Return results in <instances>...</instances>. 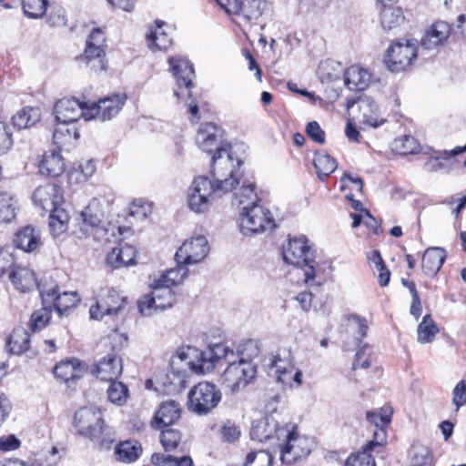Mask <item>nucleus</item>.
I'll return each mask as SVG.
<instances>
[{
    "label": "nucleus",
    "mask_w": 466,
    "mask_h": 466,
    "mask_svg": "<svg viewBox=\"0 0 466 466\" xmlns=\"http://www.w3.org/2000/svg\"><path fill=\"white\" fill-rule=\"evenodd\" d=\"M268 366L275 369L279 382L283 386H291V373L295 370V365L289 350H278L270 358Z\"/></svg>",
    "instance_id": "obj_19"
},
{
    "label": "nucleus",
    "mask_w": 466,
    "mask_h": 466,
    "mask_svg": "<svg viewBox=\"0 0 466 466\" xmlns=\"http://www.w3.org/2000/svg\"><path fill=\"white\" fill-rule=\"evenodd\" d=\"M417 57V46L407 41L405 44L398 42L387 50L384 61L391 72L406 70Z\"/></svg>",
    "instance_id": "obj_15"
},
{
    "label": "nucleus",
    "mask_w": 466,
    "mask_h": 466,
    "mask_svg": "<svg viewBox=\"0 0 466 466\" xmlns=\"http://www.w3.org/2000/svg\"><path fill=\"white\" fill-rule=\"evenodd\" d=\"M305 131L308 137L314 142L319 144L325 143V132L317 121L308 123Z\"/></svg>",
    "instance_id": "obj_60"
},
{
    "label": "nucleus",
    "mask_w": 466,
    "mask_h": 466,
    "mask_svg": "<svg viewBox=\"0 0 466 466\" xmlns=\"http://www.w3.org/2000/svg\"><path fill=\"white\" fill-rule=\"evenodd\" d=\"M392 410L390 408H381L379 410L367 411V420L375 426L374 440L367 443L369 450H373L375 446L381 445L386 441L385 428L391 421Z\"/></svg>",
    "instance_id": "obj_20"
},
{
    "label": "nucleus",
    "mask_w": 466,
    "mask_h": 466,
    "mask_svg": "<svg viewBox=\"0 0 466 466\" xmlns=\"http://www.w3.org/2000/svg\"><path fill=\"white\" fill-rule=\"evenodd\" d=\"M370 77L368 70L352 66L344 73V84L351 91H362L369 86Z\"/></svg>",
    "instance_id": "obj_31"
},
{
    "label": "nucleus",
    "mask_w": 466,
    "mask_h": 466,
    "mask_svg": "<svg viewBox=\"0 0 466 466\" xmlns=\"http://www.w3.org/2000/svg\"><path fill=\"white\" fill-rule=\"evenodd\" d=\"M80 137L78 129L74 123L57 122L53 133L54 144L59 150L73 145Z\"/></svg>",
    "instance_id": "obj_30"
},
{
    "label": "nucleus",
    "mask_w": 466,
    "mask_h": 466,
    "mask_svg": "<svg viewBox=\"0 0 466 466\" xmlns=\"http://www.w3.org/2000/svg\"><path fill=\"white\" fill-rule=\"evenodd\" d=\"M222 130L220 127L213 123L202 124L198 131L196 142L199 148L207 153H213L211 172L214 171V160L218 156L221 159H228V161L224 164V171L228 173V177H239L242 176L240 172V166L242 161L238 158H234L231 152V147L228 144L222 143Z\"/></svg>",
    "instance_id": "obj_3"
},
{
    "label": "nucleus",
    "mask_w": 466,
    "mask_h": 466,
    "mask_svg": "<svg viewBox=\"0 0 466 466\" xmlns=\"http://www.w3.org/2000/svg\"><path fill=\"white\" fill-rule=\"evenodd\" d=\"M255 184L253 183H243L239 191L235 194L234 200L238 206L244 208L246 205H257L258 204V198L255 192Z\"/></svg>",
    "instance_id": "obj_47"
},
{
    "label": "nucleus",
    "mask_w": 466,
    "mask_h": 466,
    "mask_svg": "<svg viewBox=\"0 0 466 466\" xmlns=\"http://www.w3.org/2000/svg\"><path fill=\"white\" fill-rule=\"evenodd\" d=\"M447 258V252L443 248H428L421 258L423 273L429 277L435 276L442 267Z\"/></svg>",
    "instance_id": "obj_28"
},
{
    "label": "nucleus",
    "mask_w": 466,
    "mask_h": 466,
    "mask_svg": "<svg viewBox=\"0 0 466 466\" xmlns=\"http://www.w3.org/2000/svg\"><path fill=\"white\" fill-rule=\"evenodd\" d=\"M154 460L160 466H193V461L189 456L176 457L170 454H157Z\"/></svg>",
    "instance_id": "obj_53"
},
{
    "label": "nucleus",
    "mask_w": 466,
    "mask_h": 466,
    "mask_svg": "<svg viewBox=\"0 0 466 466\" xmlns=\"http://www.w3.org/2000/svg\"><path fill=\"white\" fill-rule=\"evenodd\" d=\"M151 293L145 295L138 301V309L144 316H150L153 310H164L170 308L175 302V294L168 286L159 285L154 280L151 284Z\"/></svg>",
    "instance_id": "obj_11"
},
{
    "label": "nucleus",
    "mask_w": 466,
    "mask_h": 466,
    "mask_svg": "<svg viewBox=\"0 0 466 466\" xmlns=\"http://www.w3.org/2000/svg\"><path fill=\"white\" fill-rule=\"evenodd\" d=\"M86 103L80 102L77 99L62 98L57 101L54 107L56 122L76 123L81 117L86 120L87 108Z\"/></svg>",
    "instance_id": "obj_18"
},
{
    "label": "nucleus",
    "mask_w": 466,
    "mask_h": 466,
    "mask_svg": "<svg viewBox=\"0 0 466 466\" xmlns=\"http://www.w3.org/2000/svg\"><path fill=\"white\" fill-rule=\"evenodd\" d=\"M313 165L318 177L322 181L329 177L338 167L336 159L324 150L315 153Z\"/></svg>",
    "instance_id": "obj_33"
},
{
    "label": "nucleus",
    "mask_w": 466,
    "mask_h": 466,
    "mask_svg": "<svg viewBox=\"0 0 466 466\" xmlns=\"http://www.w3.org/2000/svg\"><path fill=\"white\" fill-rule=\"evenodd\" d=\"M239 226L246 236L258 234L276 228L271 212L263 206L246 205L239 214Z\"/></svg>",
    "instance_id": "obj_8"
},
{
    "label": "nucleus",
    "mask_w": 466,
    "mask_h": 466,
    "mask_svg": "<svg viewBox=\"0 0 466 466\" xmlns=\"http://www.w3.org/2000/svg\"><path fill=\"white\" fill-rule=\"evenodd\" d=\"M371 450L368 449L367 444L364 447V451L359 454H352L348 457L345 462V466H364L365 464L369 465L372 463L374 465V460L369 452Z\"/></svg>",
    "instance_id": "obj_56"
},
{
    "label": "nucleus",
    "mask_w": 466,
    "mask_h": 466,
    "mask_svg": "<svg viewBox=\"0 0 466 466\" xmlns=\"http://www.w3.org/2000/svg\"><path fill=\"white\" fill-rule=\"evenodd\" d=\"M84 223L91 228L97 227L102 221V213L96 210L93 204L88 205L81 213Z\"/></svg>",
    "instance_id": "obj_57"
},
{
    "label": "nucleus",
    "mask_w": 466,
    "mask_h": 466,
    "mask_svg": "<svg viewBox=\"0 0 466 466\" xmlns=\"http://www.w3.org/2000/svg\"><path fill=\"white\" fill-rule=\"evenodd\" d=\"M181 410L177 401L168 400L162 402L154 415L151 426L155 429L170 427V425L179 420Z\"/></svg>",
    "instance_id": "obj_22"
},
{
    "label": "nucleus",
    "mask_w": 466,
    "mask_h": 466,
    "mask_svg": "<svg viewBox=\"0 0 466 466\" xmlns=\"http://www.w3.org/2000/svg\"><path fill=\"white\" fill-rule=\"evenodd\" d=\"M37 289L40 292L43 305L50 306L54 302V299L58 295V286L52 279H44L37 282Z\"/></svg>",
    "instance_id": "obj_48"
},
{
    "label": "nucleus",
    "mask_w": 466,
    "mask_h": 466,
    "mask_svg": "<svg viewBox=\"0 0 466 466\" xmlns=\"http://www.w3.org/2000/svg\"><path fill=\"white\" fill-rule=\"evenodd\" d=\"M160 430V442L165 451L176 450L181 441L180 431L170 427L162 428Z\"/></svg>",
    "instance_id": "obj_50"
},
{
    "label": "nucleus",
    "mask_w": 466,
    "mask_h": 466,
    "mask_svg": "<svg viewBox=\"0 0 466 466\" xmlns=\"http://www.w3.org/2000/svg\"><path fill=\"white\" fill-rule=\"evenodd\" d=\"M157 27L150 29L147 34V41L148 47L153 50H166L172 44V39L162 30V24L156 22Z\"/></svg>",
    "instance_id": "obj_35"
},
{
    "label": "nucleus",
    "mask_w": 466,
    "mask_h": 466,
    "mask_svg": "<svg viewBox=\"0 0 466 466\" xmlns=\"http://www.w3.org/2000/svg\"><path fill=\"white\" fill-rule=\"evenodd\" d=\"M122 371V360L116 353L107 354L99 360L92 369V374L104 381L117 380Z\"/></svg>",
    "instance_id": "obj_21"
},
{
    "label": "nucleus",
    "mask_w": 466,
    "mask_h": 466,
    "mask_svg": "<svg viewBox=\"0 0 466 466\" xmlns=\"http://www.w3.org/2000/svg\"><path fill=\"white\" fill-rule=\"evenodd\" d=\"M208 253V243L205 237L198 236L186 240L175 254L177 264L192 265L200 262Z\"/></svg>",
    "instance_id": "obj_16"
},
{
    "label": "nucleus",
    "mask_w": 466,
    "mask_h": 466,
    "mask_svg": "<svg viewBox=\"0 0 466 466\" xmlns=\"http://www.w3.org/2000/svg\"><path fill=\"white\" fill-rule=\"evenodd\" d=\"M228 160L221 159L218 156L214 160V171L211 181L208 177L200 176L196 177L187 193V205L191 211L197 214H203L209 210L215 198L231 191L239 183V177H228L224 171V164Z\"/></svg>",
    "instance_id": "obj_2"
},
{
    "label": "nucleus",
    "mask_w": 466,
    "mask_h": 466,
    "mask_svg": "<svg viewBox=\"0 0 466 466\" xmlns=\"http://www.w3.org/2000/svg\"><path fill=\"white\" fill-rule=\"evenodd\" d=\"M395 144L402 155L415 154L420 148L419 142L412 136H403L396 139Z\"/></svg>",
    "instance_id": "obj_54"
},
{
    "label": "nucleus",
    "mask_w": 466,
    "mask_h": 466,
    "mask_svg": "<svg viewBox=\"0 0 466 466\" xmlns=\"http://www.w3.org/2000/svg\"><path fill=\"white\" fill-rule=\"evenodd\" d=\"M17 265L15 264L13 256L5 250H0V277L10 272Z\"/></svg>",
    "instance_id": "obj_62"
},
{
    "label": "nucleus",
    "mask_w": 466,
    "mask_h": 466,
    "mask_svg": "<svg viewBox=\"0 0 466 466\" xmlns=\"http://www.w3.org/2000/svg\"><path fill=\"white\" fill-rule=\"evenodd\" d=\"M33 201L44 211L54 212L64 203L63 189L55 183L41 185L34 191Z\"/></svg>",
    "instance_id": "obj_17"
},
{
    "label": "nucleus",
    "mask_w": 466,
    "mask_h": 466,
    "mask_svg": "<svg viewBox=\"0 0 466 466\" xmlns=\"http://www.w3.org/2000/svg\"><path fill=\"white\" fill-rule=\"evenodd\" d=\"M466 152V145L463 147H457L451 152L445 151L444 157H430L424 164V168L428 172H437L446 167L443 160L449 159L451 157H455L459 154Z\"/></svg>",
    "instance_id": "obj_46"
},
{
    "label": "nucleus",
    "mask_w": 466,
    "mask_h": 466,
    "mask_svg": "<svg viewBox=\"0 0 466 466\" xmlns=\"http://www.w3.org/2000/svg\"><path fill=\"white\" fill-rule=\"evenodd\" d=\"M273 455L264 450L250 451L246 457L245 466H272Z\"/></svg>",
    "instance_id": "obj_52"
},
{
    "label": "nucleus",
    "mask_w": 466,
    "mask_h": 466,
    "mask_svg": "<svg viewBox=\"0 0 466 466\" xmlns=\"http://www.w3.org/2000/svg\"><path fill=\"white\" fill-rule=\"evenodd\" d=\"M50 306L44 305L31 315L28 327L32 332H38L45 329L51 319Z\"/></svg>",
    "instance_id": "obj_43"
},
{
    "label": "nucleus",
    "mask_w": 466,
    "mask_h": 466,
    "mask_svg": "<svg viewBox=\"0 0 466 466\" xmlns=\"http://www.w3.org/2000/svg\"><path fill=\"white\" fill-rule=\"evenodd\" d=\"M187 265L177 264L175 268L167 270L162 273L158 279H155L159 285H165L168 287L176 286L180 284L187 275Z\"/></svg>",
    "instance_id": "obj_40"
},
{
    "label": "nucleus",
    "mask_w": 466,
    "mask_h": 466,
    "mask_svg": "<svg viewBox=\"0 0 466 466\" xmlns=\"http://www.w3.org/2000/svg\"><path fill=\"white\" fill-rule=\"evenodd\" d=\"M264 2L262 0H245L240 3L241 15L247 21L257 20L263 13Z\"/></svg>",
    "instance_id": "obj_44"
},
{
    "label": "nucleus",
    "mask_w": 466,
    "mask_h": 466,
    "mask_svg": "<svg viewBox=\"0 0 466 466\" xmlns=\"http://www.w3.org/2000/svg\"><path fill=\"white\" fill-rule=\"evenodd\" d=\"M411 466H425L431 461L430 451L424 446H413L410 451Z\"/></svg>",
    "instance_id": "obj_55"
},
{
    "label": "nucleus",
    "mask_w": 466,
    "mask_h": 466,
    "mask_svg": "<svg viewBox=\"0 0 466 466\" xmlns=\"http://www.w3.org/2000/svg\"><path fill=\"white\" fill-rule=\"evenodd\" d=\"M106 39L105 33L98 27L92 29L86 40V47L82 59L86 65L96 63L92 67L96 71H105L106 69L104 57L106 56Z\"/></svg>",
    "instance_id": "obj_14"
},
{
    "label": "nucleus",
    "mask_w": 466,
    "mask_h": 466,
    "mask_svg": "<svg viewBox=\"0 0 466 466\" xmlns=\"http://www.w3.org/2000/svg\"><path fill=\"white\" fill-rule=\"evenodd\" d=\"M66 164L59 148H51L46 151L39 162V171L46 177H58L64 173Z\"/></svg>",
    "instance_id": "obj_23"
},
{
    "label": "nucleus",
    "mask_w": 466,
    "mask_h": 466,
    "mask_svg": "<svg viewBox=\"0 0 466 466\" xmlns=\"http://www.w3.org/2000/svg\"><path fill=\"white\" fill-rule=\"evenodd\" d=\"M142 451V446L138 441H126L116 446L115 455L117 461L131 463L141 456Z\"/></svg>",
    "instance_id": "obj_32"
},
{
    "label": "nucleus",
    "mask_w": 466,
    "mask_h": 466,
    "mask_svg": "<svg viewBox=\"0 0 466 466\" xmlns=\"http://www.w3.org/2000/svg\"><path fill=\"white\" fill-rule=\"evenodd\" d=\"M210 360L215 362L221 359L228 361V367L222 374V381L232 392L244 389L253 381L257 375V365L252 361L259 354L258 343L249 339L244 344V349L238 356V360H234L235 354L224 344H216L210 350Z\"/></svg>",
    "instance_id": "obj_1"
},
{
    "label": "nucleus",
    "mask_w": 466,
    "mask_h": 466,
    "mask_svg": "<svg viewBox=\"0 0 466 466\" xmlns=\"http://www.w3.org/2000/svg\"><path fill=\"white\" fill-rule=\"evenodd\" d=\"M282 257L287 264L303 269L305 282L309 286L321 285V280H316L319 265L315 260V250L308 244L305 236L289 238L288 243L283 246Z\"/></svg>",
    "instance_id": "obj_4"
},
{
    "label": "nucleus",
    "mask_w": 466,
    "mask_h": 466,
    "mask_svg": "<svg viewBox=\"0 0 466 466\" xmlns=\"http://www.w3.org/2000/svg\"><path fill=\"white\" fill-rule=\"evenodd\" d=\"M39 108L26 106L19 110L13 117L12 123L18 129L27 128L40 120Z\"/></svg>",
    "instance_id": "obj_34"
},
{
    "label": "nucleus",
    "mask_w": 466,
    "mask_h": 466,
    "mask_svg": "<svg viewBox=\"0 0 466 466\" xmlns=\"http://www.w3.org/2000/svg\"><path fill=\"white\" fill-rule=\"evenodd\" d=\"M281 441L278 443L279 458L283 464L291 465L306 458L311 451L313 441L306 436L297 433V426L289 424L287 429L280 431Z\"/></svg>",
    "instance_id": "obj_7"
},
{
    "label": "nucleus",
    "mask_w": 466,
    "mask_h": 466,
    "mask_svg": "<svg viewBox=\"0 0 466 466\" xmlns=\"http://www.w3.org/2000/svg\"><path fill=\"white\" fill-rule=\"evenodd\" d=\"M29 336L23 329L15 330L8 339V347L12 353L22 354L29 349Z\"/></svg>",
    "instance_id": "obj_45"
},
{
    "label": "nucleus",
    "mask_w": 466,
    "mask_h": 466,
    "mask_svg": "<svg viewBox=\"0 0 466 466\" xmlns=\"http://www.w3.org/2000/svg\"><path fill=\"white\" fill-rule=\"evenodd\" d=\"M170 70L176 78L177 89L174 90V96L178 99L187 97L186 105L188 113L199 119L198 103L193 97L192 88L194 87L193 79L195 77V70L190 61L181 56H170L168 58Z\"/></svg>",
    "instance_id": "obj_5"
},
{
    "label": "nucleus",
    "mask_w": 466,
    "mask_h": 466,
    "mask_svg": "<svg viewBox=\"0 0 466 466\" xmlns=\"http://www.w3.org/2000/svg\"><path fill=\"white\" fill-rule=\"evenodd\" d=\"M438 332L439 328L435 321L430 314H427L422 318L421 322L418 325V342L421 344L431 343L434 340Z\"/></svg>",
    "instance_id": "obj_38"
},
{
    "label": "nucleus",
    "mask_w": 466,
    "mask_h": 466,
    "mask_svg": "<svg viewBox=\"0 0 466 466\" xmlns=\"http://www.w3.org/2000/svg\"><path fill=\"white\" fill-rule=\"evenodd\" d=\"M13 242L17 248L28 253L33 252L41 244L40 231L31 226H25L15 234Z\"/></svg>",
    "instance_id": "obj_29"
},
{
    "label": "nucleus",
    "mask_w": 466,
    "mask_h": 466,
    "mask_svg": "<svg viewBox=\"0 0 466 466\" xmlns=\"http://www.w3.org/2000/svg\"><path fill=\"white\" fill-rule=\"evenodd\" d=\"M85 368V363L73 358L56 364L54 368V374L56 378L66 383L75 382L83 377Z\"/></svg>",
    "instance_id": "obj_26"
},
{
    "label": "nucleus",
    "mask_w": 466,
    "mask_h": 466,
    "mask_svg": "<svg viewBox=\"0 0 466 466\" xmlns=\"http://www.w3.org/2000/svg\"><path fill=\"white\" fill-rule=\"evenodd\" d=\"M175 360L171 361V368L166 375L164 385L169 391L179 392L186 388L187 372L186 370L176 369Z\"/></svg>",
    "instance_id": "obj_36"
},
{
    "label": "nucleus",
    "mask_w": 466,
    "mask_h": 466,
    "mask_svg": "<svg viewBox=\"0 0 466 466\" xmlns=\"http://www.w3.org/2000/svg\"><path fill=\"white\" fill-rule=\"evenodd\" d=\"M80 174L76 177L77 181H85L96 172V164L93 160H86L85 163L79 165Z\"/></svg>",
    "instance_id": "obj_64"
},
{
    "label": "nucleus",
    "mask_w": 466,
    "mask_h": 466,
    "mask_svg": "<svg viewBox=\"0 0 466 466\" xmlns=\"http://www.w3.org/2000/svg\"><path fill=\"white\" fill-rule=\"evenodd\" d=\"M451 33V25L445 21L433 23L421 38V46L425 49H434L442 45Z\"/></svg>",
    "instance_id": "obj_24"
},
{
    "label": "nucleus",
    "mask_w": 466,
    "mask_h": 466,
    "mask_svg": "<svg viewBox=\"0 0 466 466\" xmlns=\"http://www.w3.org/2000/svg\"><path fill=\"white\" fill-rule=\"evenodd\" d=\"M137 250L128 245L119 244L112 248L106 256V263L113 268H120L136 264Z\"/></svg>",
    "instance_id": "obj_25"
},
{
    "label": "nucleus",
    "mask_w": 466,
    "mask_h": 466,
    "mask_svg": "<svg viewBox=\"0 0 466 466\" xmlns=\"http://www.w3.org/2000/svg\"><path fill=\"white\" fill-rule=\"evenodd\" d=\"M452 403L458 411L461 407L466 404V380H460L452 390Z\"/></svg>",
    "instance_id": "obj_58"
},
{
    "label": "nucleus",
    "mask_w": 466,
    "mask_h": 466,
    "mask_svg": "<svg viewBox=\"0 0 466 466\" xmlns=\"http://www.w3.org/2000/svg\"><path fill=\"white\" fill-rule=\"evenodd\" d=\"M13 145L12 133L7 125L0 122V155L5 154Z\"/></svg>",
    "instance_id": "obj_59"
},
{
    "label": "nucleus",
    "mask_w": 466,
    "mask_h": 466,
    "mask_svg": "<svg viewBox=\"0 0 466 466\" xmlns=\"http://www.w3.org/2000/svg\"><path fill=\"white\" fill-rule=\"evenodd\" d=\"M109 382L110 384L106 390L109 401L117 406L124 405L129 395L127 386L117 380H114Z\"/></svg>",
    "instance_id": "obj_42"
},
{
    "label": "nucleus",
    "mask_w": 466,
    "mask_h": 466,
    "mask_svg": "<svg viewBox=\"0 0 466 466\" xmlns=\"http://www.w3.org/2000/svg\"><path fill=\"white\" fill-rule=\"evenodd\" d=\"M49 228L54 237H58L67 228L68 215L62 208L49 212Z\"/></svg>",
    "instance_id": "obj_41"
},
{
    "label": "nucleus",
    "mask_w": 466,
    "mask_h": 466,
    "mask_svg": "<svg viewBox=\"0 0 466 466\" xmlns=\"http://www.w3.org/2000/svg\"><path fill=\"white\" fill-rule=\"evenodd\" d=\"M152 213L151 204L142 202L138 200L137 202H134L130 208V216L137 217L140 219L147 218Z\"/></svg>",
    "instance_id": "obj_61"
},
{
    "label": "nucleus",
    "mask_w": 466,
    "mask_h": 466,
    "mask_svg": "<svg viewBox=\"0 0 466 466\" xmlns=\"http://www.w3.org/2000/svg\"><path fill=\"white\" fill-rule=\"evenodd\" d=\"M79 302L80 297L77 292L65 291L56 296L52 305L59 316H63L67 315L69 310L76 307Z\"/></svg>",
    "instance_id": "obj_37"
},
{
    "label": "nucleus",
    "mask_w": 466,
    "mask_h": 466,
    "mask_svg": "<svg viewBox=\"0 0 466 466\" xmlns=\"http://www.w3.org/2000/svg\"><path fill=\"white\" fill-rule=\"evenodd\" d=\"M127 302V298L121 296L114 288L100 289L96 303L89 309L90 317L101 319L106 315L117 314Z\"/></svg>",
    "instance_id": "obj_13"
},
{
    "label": "nucleus",
    "mask_w": 466,
    "mask_h": 466,
    "mask_svg": "<svg viewBox=\"0 0 466 466\" xmlns=\"http://www.w3.org/2000/svg\"><path fill=\"white\" fill-rule=\"evenodd\" d=\"M15 201L8 193H0V223L10 222L15 217Z\"/></svg>",
    "instance_id": "obj_51"
},
{
    "label": "nucleus",
    "mask_w": 466,
    "mask_h": 466,
    "mask_svg": "<svg viewBox=\"0 0 466 466\" xmlns=\"http://www.w3.org/2000/svg\"><path fill=\"white\" fill-rule=\"evenodd\" d=\"M380 12V24L384 30H391L398 27L404 20L402 11L399 7L389 6Z\"/></svg>",
    "instance_id": "obj_39"
},
{
    "label": "nucleus",
    "mask_w": 466,
    "mask_h": 466,
    "mask_svg": "<svg viewBox=\"0 0 466 466\" xmlns=\"http://www.w3.org/2000/svg\"><path fill=\"white\" fill-rule=\"evenodd\" d=\"M21 5L27 17L40 18L46 12L48 0H23Z\"/></svg>",
    "instance_id": "obj_49"
},
{
    "label": "nucleus",
    "mask_w": 466,
    "mask_h": 466,
    "mask_svg": "<svg viewBox=\"0 0 466 466\" xmlns=\"http://www.w3.org/2000/svg\"><path fill=\"white\" fill-rule=\"evenodd\" d=\"M8 279L15 289L22 293L33 290L37 284L35 272L25 266L15 267L9 272Z\"/></svg>",
    "instance_id": "obj_27"
},
{
    "label": "nucleus",
    "mask_w": 466,
    "mask_h": 466,
    "mask_svg": "<svg viewBox=\"0 0 466 466\" xmlns=\"http://www.w3.org/2000/svg\"><path fill=\"white\" fill-rule=\"evenodd\" d=\"M221 398L222 394L215 384L199 382L188 392V410L198 415H206L218 406Z\"/></svg>",
    "instance_id": "obj_9"
},
{
    "label": "nucleus",
    "mask_w": 466,
    "mask_h": 466,
    "mask_svg": "<svg viewBox=\"0 0 466 466\" xmlns=\"http://www.w3.org/2000/svg\"><path fill=\"white\" fill-rule=\"evenodd\" d=\"M77 432L92 441L98 440L103 432L104 420L100 410L95 406L82 407L74 416Z\"/></svg>",
    "instance_id": "obj_10"
},
{
    "label": "nucleus",
    "mask_w": 466,
    "mask_h": 466,
    "mask_svg": "<svg viewBox=\"0 0 466 466\" xmlns=\"http://www.w3.org/2000/svg\"><path fill=\"white\" fill-rule=\"evenodd\" d=\"M127 98L125 93H114L100 98L87 108L86 120L96 118L105 122L112 119L121 111Z\"/></svg>",
    "instance_id": "obj_12"
},
{
    "label": "nucleus",
    "mask_w": 466,
    "mask_h": 466,
    "mask_svg": "<svg viewBox=\"0 0 466 466\" xmlns=\"http://www.w3.org/2000/svg\"><path fill=\"white\" fill-rule=\"evenodd\" d=\"M222 438L228 442H233L240 437V430L235 424L226 423L221 430Z\"/></svg>",
    "instance_id": "obj_63"
},
{
    "label": "nucleus",
    "mask_w": 466,
    "mask_h": 466,
    "mask_svg": "<svg viewBox=\"0 0 466 466\" xmlns=\"http://www.w3.org/2000/svg\"><path fill=\"white\" fill-rule=\"evenodd\" d=\"M279 396H274L267 404V414L260 420L253 421L250 430V437L253 441L265 442L273 441L278 446L281 441L280 431L287 429L289 424L284 421L282 414L278 411Z\"/></svg>",
    "instance_id": "obj_6"
}]
</instances>
